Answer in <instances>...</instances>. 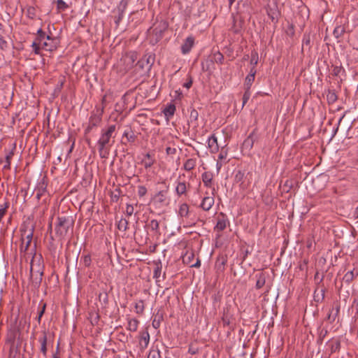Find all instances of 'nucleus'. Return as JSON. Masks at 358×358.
Instances as JSON below:
<instances>
[{"label":"nucleus","mask_w":358,"mask_h":358,"mask_svg":"<svg viewBox=\"0 0 358 358\" xmlns=\"http://www.w3.org/2000/svg\"><path fill=\"white\" fill-rule=\"evenodd\" d=\"M81 262L86 267H89L92 263V258L90 255H85L81 257Z\"/></svg>","instance_id":"nucleus-38"},{"label":"nucleus","mask_w":358,"mask_h":358,"mask_svg":"<svg viewBox=\"0 0 358 358\" xmlns=\"http://www.w3.org/2000/svg\"><path fill=\"white\" fill-rule=\"evenodd\" d=\"M166 152L168 155H173L176 152V149L175 148L167 147L166 148Z\"/></svg>","instance_id":"nucleus-56"},{"label":"nucleus","mask_w":358,"mask_h":358,"mask_svg":"<svg viewBox=\"0 0 358 358\" xmlns=\"http://www.w3.org/2000/svg\"><path fill=\"white\" fill-rule=\"evenodd\" d=\"M345 32V29L342 25L336 26L333 31V34L334 37L337 39H339Z\"/></svg>","instance_id":"nucleus-26"},{"label":"nucleus","mask_w":358,"mask_h":358,"mask_svg":"<svg viewBox=\"0 0 358 358\" xmlns=\"http://www.w3.org/2000/svg\"><path fill=\"white\" fill-rule=\"evenodd\" d=\"M303 45H310V38L309 35H304L303 38Z\"/></svg>","instance_id":"nucleus-54"},{"label":"nucleus","mask_w":358,"mask_h":358,"mask_svg":"<svg viewBox=\"0 0 358 358\" xmlns=\"http://www.w3.org/2000/svg\"><path fill=\"white\" fill-rule=\"evenodd\" d=\"M258 53L256 51H252L251 52V59H250V64L253 65V67L255 68V66L258 63Z\"/></svg>","instance_id":"nucleus-41"},{"label":"nucleus","mask_w":358,"mask_h":358,"mask_svg":"<svg viewBox=\"0 0 358 358\" xmlns=\"http://www.w3.org/2000/svg\"><path fill=\"white\" fill-rule=\"evenodd\" d=\"M134 208L131 204H127L126 213L128 216H131L134 214Z\"/></svg>","instance_id":"nucleus-52"},{"label":"nucleus","mask_w":358,"mask_h":358,"mask_svg":"<svg viewBox=\"0 0 358 358\" xmlns=\"http://www.w3.org/2000/svg\"><path fill=\"white\" fill-rule=\"evenodd\" d=\"M45 307H46L45 303H43L42 306L41 310L38 312V315L37 317V320H38V323L41 322V317L45 313Z\"/></svg>","instance_id":"nucleus-53"},{"label":"nucleus","mask_w":358,"mask_h":358,"mask_svg":"<svg viewBox=\"0 0 358 358\" xmlns=\"http://www.w3.org/2000/svg\"><path fill=\"white\" fill-rule=\"evenodd\" d=\"M214 60L216 63L222 64L224 61V56L220 52L214 54Z\"/></svg>","instance_id":"nucleus-45"},{"label":"nucleus","mask_w":358,"mask_h":358,"mask_svg":"<svg viewBox=\"0 0 358 358\" xmlns=\"http://www.w3.org/2000/svg\"><path fill=\"white\" fill-rule=\"evenodd\" d=\"M176 106L173 103L167 105L163 110V113L167 120L173 116L176 112Z\"/></svg>","instance_id":"nucleus-18"},{"label":"nucleus","mask_w":358,"mask_h":358,"mask_svg":"<svg viewBox=\"0 0 358 358\" xmlns=\"http://www.w3.org/2000/svg\"><path fill=\"white\" fill-rule=\"evenodd\" d=\"M123 17V12H121L120 14H119V16H118V18L117 19V20L115 21V22L117 24L119 23V22L122 19Z\"/></svg>","instance_id":"nucleus-63"},{"label":"nucleus","mask_w":358,"mask_h":358,"mask_svg":"<svg viewBox=\"0 0 358 358\" xmlns=\"http://www.w3.org/2000/svg\"><path fill=\"white\" fill-rule=\"evenodd\" d=\"M43 275V266L41 264H38V270H35V264L34 259H32L30 266V278L34 287H38L40 286L42 282Z\"/></svg>","instance_id":"nucleus-5"},{"label":"nucleus","mask_w":358,"mask_h":358,"mask_svg":"<svg viewBox=\"0 0 358 358\" xmlns=\"http://www.w3.org/2000/svg\"><path fill=\"white\" fill-rule=\"evenodd\" d=\"M256 73H257L256 69L255 67H252L250 69V73L245 78V90H250V87L255 80Z\"/></svg>","instance_id":"nucleus-16"},{"label":"nucleus","mask_w":358,"mask_h":358,"mask_svg":"<svg viewBox=\"0 0 358 358\" xmlns=\"http://www.w3.org/2000/svg\"><path fill=\"white\" fill-rule=\"evenodd\" d=\"M256 277L257 278V280L255 287L257 289H261L266 283L265 275L264 273H259V275H257Z\"/></svg>","instance_id":"nucleus-29"},{"label":"nucleus","mask_w":358,"mask_h":358,"mask_svg":"<svg viewBox=\"0 0 358 358\" xmlns=\"http://www.w3.org/2000/svg\"><path fill=\"white\" fill-rule=\"evenodd\" d=\"M115 129V124H111L107 129L101 130V136L97 141V146L99 156L102 159H106L109 156L110 148L114 142V141H111V138Z\"/></svg>","instance_id":"nucleus-1"},{"label":"nucleus","mask_w":358,"mask_h":358,"mask_svg":"<svg viewBox=\"0 0 358 358\" xmlns=\"http://www.w3.org/2000/svg\"><path fill=\"white\" fill-rule=\"evenodd\" d=\"M139 321L136 318L128 319V325L127 329L132 332H135L138 329Z\"/></svg>","instance_id":"nucleus-23"},{"label":"nucleus","mask_w":358,"mask_h":358,"mask_svg":"<svg viewBox=\"0 0 358 358\" xmlns=\"http://www.w3.org/2000/svg\"><path fill=\"white\" fill-rule=\"evenodd\" d=\"M21 245L20 246V252L21 254H25L32 241L34 234V227H31L30 229H21Z\"/></svg>","instance_id":"nucleus-3"},{"label":"nucleus","mask_w":358,"mask_h":358,"mask_svg":"<svg viewBox=\"0 0 358 358\" xmlns=\"http://www.w3.org/2000/svg\"><path fill=\"white\" fill-rule=\"evenodd\" d=\"M176 192L178 196L185 194L187 192L186 182L178 181L176 187Z\"/></svg>","instance_id":"nucleus-21"},{"label":"nucleus","mask_w":358,"mask_h":358,"mask_svg":"<svg viewBox=\"0 0 358 358\" xmlns=\"http://www.w3.org/2000/svg\"><path fill=\"white\" fill-rule=\"evenodd\" d=\"M63 85H64V80H61V81L59 82V83L57 85V88H58L59 90H60L61 88H62Z\"/></svg>","instance_id":"nucleus-64"},{"label":"nucleus","mask_w":358,"mask_h":358,"mask_svg":"<svg viewBox=\"0 0 358 358\" xmlns=\"http://www.w3.org/2000/svg\"><path fill=\"white\" fill-rule=\"evenodd\" d=\"M103 110L92 113L89 119V123L85 129V134L90 133L94 127H97L102 120Z\"/></svg>","instance_id":"nucleus-7"},{"label":"nucleus","mask_w":358,"mask_h":358,"mask_svg":"<svg viewBox=\"0 0 358 358\" xmlns=\"http://www.w3.org/2000/svg\"><path fill=\"white\" fill-rule=\"evenodd\" d=\"M42 48L47 51H53L56 49V45H53L50 43H47L45 41H43L41 43Z\"/></svg>","instance_id":"nucleus-39"},{"label":"nucleus","mask_w":358,"mask_h":358,"mask_svg":"<svg viewBox=\"0 0 358 358\" xmlns=\"http://www.w3.org/2000/svg\"><path fill=\"white\" fill-rule=\"evenodd\" d=\"M194 44V38L192 36H188L181 45V52L182 55L188 54Z\"/></svg>","instance_id":"nucleus-14"},{"label":"nucleus","mask_w":358,"mask_h":358,"mask_svg":"<svg viewBox=\"0 0 358 358\" xmlns=\"http://www.w3.org/2000/svg\"><path fill=\"white\" fill-rule=\"evenodd\" d=\"M196 166V158H189L187 159L183 164L182 169L186 171H190L193 170Z\"/></svg>","instance_id":"nucleus-19"},{"label":"nucleus","mask_w":358,"mask_h":358,"mask_svg":"<svg viewBox=\"0 0 358 358\" xmlns=\"http://www.w3.org/2000/svg\"><path fill=\"white\" fill-rule=\"evenodd\" d=\"M136 59L137 55L136 52H130L124 57V62H127L131 66L133 65Z\"/></svg>","instance_id":"nucleus-30"},{"label":"nucleus","mask_w":358,"mask_h":358,"mask_svg":"<svg viewBox=\"0 0 358 358\" xmlns=\"http://www.w3.org/2000/svg\"><path fill=\"white\" fill-rule=\"evenodd\" d=\"M227 157V152L222 150L218 155V160L222 161L225 159Z\"/></svg>","instance_id":"nucleus-55"},{"label":"nucleus","mask_w":358,"mask_h":358,"mask_svg":"<svg viewBox=\"0 0 358 358\" xmlns=\"http://www.w3.org/2000/svg\"><path fill=\"white\" fill-rule=\"evenodd\" d=\"M352 308L356 310V313H358V297L354 299Z\"/></svg>","instance_id":"nucleus-57"},{"label":"nucleus","mask_w":358,"mask_h":358,"mask_svg":"<svg viewBox=\"0 0 358 358\" xmlns=\"http://www.w3.org/2000/svg\"><path fill=\"white\" fill-rule=\"evenodd\" d=\"M244 178V173L241 171H238L236 175H235V180L236 182H241V186L243 185V188H245V186L243 185V182H242L243 179Z\"/></svg>","instance_id":"nucleus-43"},{"label":"nucleus","mask_w":358,"mask_h":358,"mask_svg":"<svg viewBox=\"0 0 358 358\" xmlns=\"http://www.w3.org/2000/svg\"><path fill=\"white\" fill-rule=\"evenodd\" d=\"M192 85V80L191 78H189V80L183 84V87H186L187 89H189Z\"/></svg>","instance_id":"nucleus-60"},{"label":"nucleus","mask_w":358,"mask_h":358,"mask_svg":"<svg viewBox=\"0 0 358 358\" xmlns=\"http://www.w3.org/2000/svg\"><path fill=\"white\" fill-rule=\"evenodd\" d=\"M339 311H340V306H336L335 309L332 308L330 310L329 313L328 314L327 319L331 322H334L335 320L336 319V317L338 315Z\"/></svg>","instance_id":"nucleus-25"},{"label":"nucleus","mask_w":358,"mask_h":358,"mask_svg":"<svg viewBox=\"0 0 358 358\" xmlns=\"http://www.w3.org/2000/svg\"><path fill=\"white\" fill-rule=\"evenodd\" d=\"M294 181L292 180H287L284 184V188L286 192H289L293 187Z\"/></svg>","instance_id":"nucleus-51"},{"label":"nucleus","mask_w":358,"mask_h":358,"mask_svg":"<svg viewBox=\"0 0 358 358\" xmlns=\"http://www.w3.org/2000/svg\"><path fill=\"white\" fill-rule=\"evenodd\" d=\"M215 195L211 194V196H206L202 200L199 207L204 211H208L211 209L215 203Z\"/></svg>","instance_id":"nucleus-12"},{"label":"nucleus","mask_w":358,"mask_h":358,"mask_svg":"<svg viewBox=\"0 0 358 358\" xmlns=\"http://www.w3.org/2000/svg\"><path fill=\"white\" fill-rule=\"evenodd\" d=\"M166 28L167 25L166 23L161 22L155 25L151 31H149L151 43L155 44L161 40Z\"/></svg>","instance_id":"nucleus-6"},{"label":"nucleus","mask_w":358,"mask_h":358,"mask_svg":"<svg viewBox=\"0 0 358 358\" xmlns=\"http://www.w3.org/2000/svg\"><path fill=\"white\" fill-rule=\"evenodd\" d=\"M147 194V188L143 185H139L138 187V195L140 197L144 196Z\"/></svg>","instance_id":"nucleus-50"},{"label":"nucleus","mask_w":358,"mask_h":358,"mask_svg":"<svg viewBox=\"0 0 358 358\" xmlns=\"http://www.w3.org/2000/svg\"><path fill=\"white\" fill-rule=\"evenodd\" d=\"M207 143L210 153L215 154L219 151L220 147L217 143V138L215 134H212L208 138Z\"/></svg>","instance_id":"nucleus-13"},{"label":"nucleus","mask_w":358,"mask_h":358,"mask_svg":"<svg viewBox=\"0 0 358 358\" xmlns=\"http://www.w3.org/2000/svg\"><path fill=\"white\" fill-rule=\"evenodd\" d=\"M45 38L47 40H53L50 36H46L45 33L41 29H39L37 31V36L35 41L42 43Z\"/></svg>","instance_id":"nucleus-28"},{"label":"nucleus","mask_w":358,"mask_h":358,"mask_svg":"<svg viewBox=\"0 0 358 358\" xmlns=\"http://www.w3.org/2000/svg\"><path fill=\"white\" fill-rule=\"evenodd\" d=\"M117 228L120 231H125L128 228V221L126 219H121L118 222Z\"/></svg>","instance_id":"nucleus-34"},{"label":"nucleus","mask_w":358,"mask_h":358,"mask_svg":"<svg viewBox=\"0 0 358 358\" xmlns=\"http://www.w3.org/2000/svg\"><path fill=\"white\" fill-rule=\"evenodd\" d=\"M7 45H8V43L6 41H4L3 39H2L1 38H0V48L1 49H4L6 48H7Z\"/></svg>","instance_id":"nucleus-59"},{"label":"nucleus","mask_w":358,"mask_h":358,"mask_svg":"<svg viewBox=\"0 0 358 358\" xmlns=\"http://www.w3.org/2000/svg\"><path fill=\"white\" fill-rule=\"evenodd\" d=\"M120 189H115V190L112 192L111 195V199L114 202H117L120 198Z\"/></svg>","instance_id":"nucleus-48"},{"label":"nucleus","mask_w":358,"mask_h":358,"mask_svg":"<svg viewBox=\"0 0 358 358\" xmlns=\"http://www.w3.org/2000/svg\"><path fill=\"white\" fill-rule=\"evenodd\" d=\"M57 7L58 10H65L68 8V5L63 0H57Z\"/></svg>","instance_id":"nucleus-44"},{"label":"nucleus","mask_w":358,"mask_h":358,"mask_svg":"<svg viewBox=\"0 0 358 358\" xmlns=\"http://www.w3.org/2000/svg\"><path fill=\"white\" fill-rule=\"evenodd\" d=\"M42 43H40L38 41H34L32 44L31 47L33 48V51L36 55L40 54V50H41V45Z\"/></svg>","instance_id":"nucleus-42"},{"label":"nucleus","mask_w":358,"mask_h":358,"mask_svg":"<svg viewBox=\"0 0 358 358\" xmlns=\"http://www.w3.org/2000/svg\"><path fill=\"white\" fill-rule=\"evenodd\" d=\"M267 14L268 17L271 19L273 22H278V13L275 11H273L272 10H267Z\"/></svg>","instance_id":"nucleus-46"},{"label":"nucleus","mask_w":358,"mask_h":358,"mask_svg":"<svg viewBox=\"0 0 358 358\" xmlns=\"http://www.w3.org/2000/svg\"><path fill=\"white\" fill-rule=\"evenodd\" d=\"M13 155V152H10L6 157V164L3 166V169H9L10 168V160Z\"/></svg>","instance_id":"nucleus-49"},{"label":"nucleus","mask_w":358,"mask_h":358,"mask_svg":"<svg viewBox=\"0 0 358 358\" xmlns=\"http://www.w3.org/2000/svg\"><path fill=\"white\" fill-rule=\"evenodd\" d=\"M231 320H232V315L229 313V310L224 309L223 315L222 317V322L223 325L224 327L229 326L231 322Z\"/></svg>","instance_id":"nucleus-22"},{"label":"nucleus","mask_w":358,"mask_h":358,"mask_svg":"<svg viewBox=\"0 0 358 358\" xmlns=\"http://www.w3.org/2000/svg\"><path fill=\"white\" fill-rule=\"evenodd\" d=\"M214 175L211 171H205L201 175V179L206 187L212 189V194L215 195L216 190L213 182Z\"/></svg>","instance_id":"nucleus-8"},{"label":"nucleus","mask_w":358,"mask_h":358,"mask_svg":"<svg viewBox=\"0 0 358 358\" xmlns=\"http://www.w3.org/2000/svg\"><path fill=\"white\" fill-rule=\"evenodd\" d=\"M178 215L181 217L187 218L189 215V208L186 203H183L180 205L178 209Z\"/></svg>","instance_id":"nucleus-20"},{"label":"nucleus","mask_w":358,"mask_h":358,"mask_svg":"<svg viewBox=\"0 0 358 358\" xmlns=\"http://www.w3.org/2000/svg\"><path fill=\"white\" fill-rule=\"evenodd\" d=\"M73 227V221L70 217H58L57 219V224L55 225L56 234L61 238H64Z\"/></svg>","instance_id":"nucleus-2"},{"label":"nucleus","mask_w":358,"mask_h":358,"mask_svg":"<svg viewBox=\"0 0 358 358\" xmlns=\"http://www.w3.org/2000/svg\"><path fill=\"white\" fill-rule=\"evenodd\" d=\"M47 186L48 183L45 179V178H43L38 182L37 183L36 187L34 189V192H36V197L37 200H40L42 196L44 195V194L47 191Z\"/></svg>","instance_id":"nucleus-11"},{"label":"nucleus","mask_w":358,"mask_h":358,"mask_svg":"<svg viewBox=\"0 0 358 358\" xmlns=\"http://www.w3.org/2000/svg\"><path fill=\"white\" fill-rule=\"evenodd\" d=\"M38 341L40 344L39 350L41 353L42 354V357L43 358H46L48 352V345H52L53 338L49 331L44 330L41 331Z\"/></svg>","instance_id":"nucleus-4"},{"label":"nucleus","mask_w":358,"mask_h":358,"mask_svg":"<svg viewBox=\"0 0 358 358\" xmlns=\"http://www.w3.org/2000/svg\"><path fill=\"white\" fill-rule=\"evenodd\" d=\"M327 99L329 103H334L336 101L338 97L334 91H329Z\"/></svg>","instance_id":"nucleus-35"},{"label":"nucleus","mask_w":358,"mask_h":358,"mask_svg":"<svg viewBox=\"0 0 358 358\" xmlns=\"http://www.w3.org/2000/svg\"><path fill=\"white\" fill-rule=\"evenodd\" d=\"M148 226L152 231L157 232L159 230V222L157 220H150Z\"/></svg>","instance_id":"nucleus-36"},{"label":"nucleus","mask_w":358,"mask_h":358,"mask_svg":"<svg viewBox=\"0 0 358 358\" xmlns=\"http://www.w3.org/2000/svg\"><path fill=\"white\" fill-rule=\"evenodd\" d=\"M191 118H194L195 120H197L198 113L196 110H192L190 113Z\"/></svg>","instance_id":"nucleus-61"},{"label":"nucleus","mask_w":358,"mask_h":358,"mask_svg":"<svg viewBox=\"0 0 358 358\" xmlns=\"http://www.w3.org/2000/svg\"><path fill=\"white\" fill-rule=\"evenodd\" d=\"M148 358H161L160 351L158 348H151Z\"/></svg>","instance_id":"nucleus-33"},{"label":"nucleus","mask_w":358,"mask_h":358,"mask_svg":"<svg viewBox=\"0 0 358 358\" xmlns=\"http://www.w3.org/2000/svg\"><path fill=\"white\" fill-rule=\"evenodd\" d=\"M357 275H358V272H356V273H355L354 270L353 271H350L347 272L344 275V276L343 278V280L345 281V282L349 284V283H350L354 280V278Z\"/></svg>","instance_id":"nucleus-27"},{"label":"nucleus","mask_w":358,"mask_h":358,"mask_svg":"<svg viewBox=\"0 0 358 358\" xmlns=\"http://www.w3.org/2000/svg\"><path fill=\"white\" fill-rule=\"evenodd\" d=\"M145 306L143 300L138 301L135 304V311L137 314L142 315L144 312Z\"/></svg>","instance_id":"nucleus-32"},{"label":"nucleus","mask_w":358,"mask_h":358,"mask_svg":"<svg viewBox=\"0 0 358 358\" xmlns=\"http://www.w3.org/2000/svg\"><path fill=\"white\" fill-rule=\"evenodd\" d=\"M223 164H224V163L222 161H220V160L217 159V163H216V169H217V173L220 172V171L222 169Z\"/></svg>","instance_id":"nucleus-58"},{"label":"nucleus","mask_w":358,"mask_h":358,"mask_svg":"<svg viewBox=\"0 0 358 358\" xmlns=\"http://www.w3.org/2000/svg\"><path fill=\"white\" fill-rule=\"evenodd\" d=\"M251 93L250 90H245L243 96V105L242 107L245 106V104L248 102L250 97Z\"/></svg>","instance_id":"nucleus-47"},{"label":"nucleus","mask_w":358,"mask_h":358,"mask_svg":"<svg viewBox=\"0 0 358 358\" xmlns=\"http://www.w3.org/2000/svg\"><path fill=\"white\" fill-rule=\"evenodd\" d=\"M161 273H162V265L157 264V266H155V268L154 269V273H153V278L155 279H156V282L159 281L158 279L161 275Z\"/></svg>","instance_id":"nucleus-37"},{"label":"nucleus","mask_w":358,"mask_h":358,"mask_svg":"<svg viewBox=\"0 0 358 358\" xmlns=\"http://www.w3.org/2000/svg\"><path fill=\"white\" fill-rule=\"evenodd\" d=\"M149 342L150 334L148 331V328H145V330L141 331L139 332L138 336L139 348L142 352L148 348Z\"/></svg>","instance_id":"nucleus-9"},{"label":"nucleus","mask_w":358,"mask_h":358,"mask_svg":"<svg viewBox=\"0 0 358 358\" xmlns=\"http://www.w3.org/2000/svg\"><path fill=\"white\" fill-rule=\"evenodd\" d=\"M200 266H201V262L199 259L196 260V263L191 265L192 267H196V268H199Z\"/></svg>","instance_id":"nucleus-62"},{"label":"nucleus","mask_w":358,"mask_h":358,"mask_svg":"<svg viewBox=\"0 0 358 358\" xmlns=\"http://www.w3.org/2000/svg\"><path fill=\"white\" fill-rule=\"evenodd\" d=\"M327 345L330 350V354H333L340 350L341 341L338 338H332L327 343Z\"/></svg>","instance_id":"nucleus-15"},{"label":"nucleus","mask_w":358,"mask_h":358,"mask_svg":"<svg viewBox=\"0 0 358 358\" xmlns=\"http://www.w3.org/2000/svg\"><path fill=\"white\" fill-rule=\"evenodd\" d=\"M254 139L252 137V134H250L248 138L243 141V145L249 150H250L253 147Z\"/></svg>","instance_id":"nucleus-31"},{"label":"nucleus","mask_w":358,"mask_h":358,"mask_svg":"<svg viewBox=\"0 0 358 358\" xmlns=\"http://www.w3.org/2000/svg\"><path fill=\"white\" fill-rule=\"evenodd\" d=\"M155 199L159 202L163 203L166 199V192L165 191H159L155 196Z\"/></svg>","instance_id":"nucleus-40"},{"label":"nucleus","mask_w":358,"mask_h":358,"mask_svg":"<svg viewBox=\"0 0 358 358\" xmlns=\"http://www.w3.org/2000/svg\"><path fill=\"white\" fill-rule=\"evenodd\" d=\"M155 163V159L153 155L148 152L144 155L143 159L141 160V164L145 169H150Z\"/></svg>","instance_id":"nucleus-17"},{"label":"nucleus","mask_w":358,"mask_h":358,"mask_svg":"<svg viewBox=\"0 0 358 358\" xmlns=\"http://www.w3.org/2000/svg\"><path fill=\"white\" fill-rule=\"evenodd\" d=\"M325 296V289L324 287L316 289L314 292V299L317 302L322 301Z\"/></svg>","instance_id":"nucleus-24"},{"label":"nucleus","mask_w":358,"mask_h":358,"mask_svg":"<svg viewBox=\"0 0 358 358\" xmlns=\"http://www.w3.org/2000/svg\"><path fill=\"white\" fill-rule=\"evenodd\" d=\"M229 224V221L227 215L223 213H220L217 217V224L214 228L216 231H222Z\"/></svg>","instance_id":"nucleus-10"}]
</instances>
